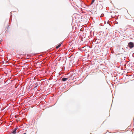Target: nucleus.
<instances>
[{
	"label": "nucleus",
	"mask_w": 134,
	"mask_h": 134,
	"mask_svg": "<svg viewBox=\"0 0 134 134\" xmlns=\"http://www.w3.org/2000/svg\"><path fill=\"white\" fill-rule=\"evenodd\" d=\"M128 45L130 48H132L134 47V44L133 43L131 42L129 43Z\"/></svg>",
	"instance_id": "nucleus-1"
},
{
	"label": "nucleus",
	"mask_w": 134,
	"mask_h": 134,
	"mask_svg": "<svg viewBox=\"0 0 134 134\" xmlns=\"http://www.w3.org/2000/svg\"><path fill=\"white\" fill-rule=\"evenodd\" d=\"M18 128L17 127H15L12 132V133L13 134H15L16 133V131L17 130Z\"/></svg>",
	"instance_id": "nucleus-2"
},
{
	"label": "nucleus",
	"mask_w": 134,
	"mask_h": 134,
	"mask_svg": "<svg viewBox=\"0 0 134 134\" xmlns=\"http://www.w3.org/2000/svg\"><path fill=\"white\" fill-rule=\"evenodd\" d=\"M40 85V82H37L35 84V85H36L35 86V88L38 85Z\"/></svg>",
	"instance_id": "nucleus-3"
},
{
	"label": "nucleus",
	"mask_w": 134,
	"mask_h": 134,
	"mask_svg": "<svg viewBox=\"0 0 134 134\" xmlns=\"http://www.w3.org/2000/svg\"><path fill=\"white\" fill-rule=\"evenodd\" d=\"M68 79V78H63L62 79V80L63 81H65Z\"/></svg>",
	"instance_id": "nucleus-4"
},
{
	"label": "nucleus",
	"mask_w": 134,
	"mask_h": 134,
	"mask_svg": "<svg viewBox=\"0 0 134 134\" xmlns=\"http://www.w3.org/2000/svg\"><path fill=\"white\" fill-rule=\"evenodd\" d=\"M61 44H60L58 45V46H57L56 47V48L57 49H58V48H59Z\"/></svg>",
	"instance_id": "nucleus-5"
},
{
	"label": "nucleus",
	"mask_w": 134,
	"mask_h": 134,
	"mask_svg": "<svg viewBox=\"0 0 134 134\" xmlns=\"http://www.w3.org/2000/svg\"><path fill=\"white\" fill-rule=\"evenodd\" d=\"M95 1V0H92L91 3V4H92Z\"/></svg>",
	"instance_id": "nucleus-6"
},
{
	"label": "nucleus",
	"mask_w": 134,
	"mask_h": 134,
	"mask_svg": "<svg viewBox=\"0 0 134 134\" xmlns=\"http://www.w3.org/2000/svg\"><path fill=\"white\" fill-rule=\"evenodd\" d=\"M1 41H0V43H1Z\"/></svg>",
	"instance_id": "nucleus-7"
},
{
	"label": "nucleus",
	"mask_w": 134,
	"mask_h": 134,
	"mask_svg": "<svg viewBox=\"0 0 134 134\" xmlns=\"http://www.w3.org/2000/svg\"><path fill=\"white\" fill-rule=\"evenodd\" d=\"M23 134H26V133H23Z\"/></svg>",
	"instance_id": "nucleus-8"
}]
</instances>
